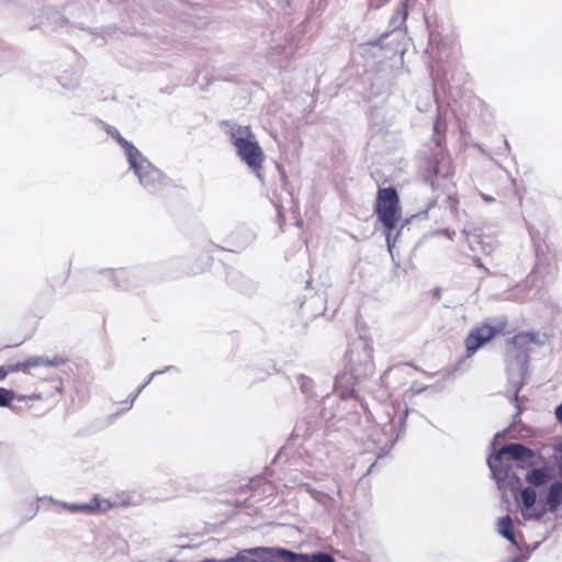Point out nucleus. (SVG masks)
I'll return each mask as SVG.
<instances>
[{
    "label": "nucleus",
    "instance_id": "f257e3e1",
    "mask_svg": "<svg viewBox=\"0 0 562 562\" xmlns=\"http://www.w3.org/2000/svg\"><path fill=\"white\" fill-rule=\"evenodd\" d=\"M222 126L229 127L226 133L236 148L237 155L258 177H260L266 156L259 143L256 140V136L250 126L231 125L227 121L222 122Z\"/></svg>",
    "mask_w": 562,
    "mask_h": 562
},
{
    "label": "nucleus",
    "instance_id": "f03ea898",
    "mask_svg": "<svg viewBox=\"0 0 562 562\" xmlns=\"http://www.w3.org/2000/svg\"><path fill=\"white\" fill-rule=\"evenodd\" d=\"M372 342L362 336L351 341L345 355L346 369L355 379L372 375L374 372V357Z\"/></svg>",
    "mask_w": 562,
    "mask_h": 562
},
{
    "label": "nucleus",
    "instance_id": "7ed1b4c3",
    "mask_svg": "<svg viewBox=\"0 0 562 562\" xmlns=\"http://www.w3.org/2000/svg\"><path fill=\"white\" fill-rule=\"evenodd\" d=\"M375 214L383 224L387 243L392 231L401 220L400 196L395 188H380L375 201Z\"/></svg>",
    "mask_w": 562,
    "mask_h": 562
},
{
    "label": "nucleus",
    "instance_id": "20e7f679",
    "mask_svg": "<svg viewBox=\"0 0 562 562\" xmlns=\"http://www.w3.org/2000/svg\"><path fill=\"white\" fill-rule=\"evenodd\" d=\"M263 551L269 559H280L288 562H336L330 554L324 552L304 554L284 548H265Z\"/></svg>",
    "mask_w": 562,
    "mask_h": 562
},
{
    "label": "nucleus",
    "instance_id": "39448f33",
    "mask_svg": "<svg viewBox=\"0 0 562 562\" xmlns=\"http://www.w3.org/2000/svg\"><path fill=\"white\" fill-rule=\"evenodd\" d=\"M134 171L140 183L151 193H160L169 184L166 177L150 164L142 165Z\"/></svg>",
    "mask_w": 562,
    "mask_h": 562
},
{
    "label": "nucleus",
    "instance_id": "423d86ee",
    "mask_svg": "<svg viewBox=\"0 0 562 562\" xmlns=\"http://www.w3.org/2000/svg\"><path fill=\"white\" fill-rule=\"evenodd\" d=\"M516 499L525 519H540L547 513V508L544 506H536L537 493L531 487L521 490L519 497Z\"/></svg>",
    "mask_w": 562,
    "mask_h": 562
},
{
    "label": "nucleus",
    "instance_id": "0eeeda50",
    "mask_svg": "<svg viewBox=\"0 0 562 562\" xmlns=\"http://www.w3.org/2000/svg\"><path fill=\"white\" fill-rule=\"evenodd\" d=\"M498 331V328L487 324L476 326L464 341L468 357H471L481 346L493 339Z\"/></svg>",
    "mask_w": 562,
    "mask_h": 562
},
{
    "label": "nucleus",
    "instance_id": "6e6552de",
    "mask_svg": "<svg viewBox=\"0 0 562 562\" xmlns=\"http://www.w3.org/2000/svg\"><path fill=\"white\" fill-rule=\"evenodd\" d=\"M66 362V359L59 356L54 357L53 359L46 358V357H30L23 361H19L14 364H11V372H23V373H31V370L38 367H57L60 364H64Z\"/></svg>",
    "mask_w": 562,
    "mask_h": 562
},
{
    "label": "nucleus",
    "instance_id": "1a4fd4ad",
    "mask_svg": "<svg viewBox=\"0 0 562 562\" xmlns=\"http://www.w3.org/2000/svg\"><path fill=\"white\" fill-rule=\"evenodd\" d=\"M503 456H508L513 460L529 461L533 458L535 453L531 449L521 443H509L504 446L497 454L488 461L490 467L493 469L494 463L502 460Z\"/></svg>",
    "mask_w": 562,
    "mask_h": 562
},
{
    "label": "nucleus",
    "instance_id": "9d476101",
    "mask_svg": "<svg viewBox=\"0 0 562 562\" xmlns=\"http://www.w3.org/2000/svg\"><path fill=\"white\" fill-rule=\"evenodd\" d=\"M463 233L469 248L484 254H490L494 248L492 236L485 235L481 228H474L471 232L464 229Z\"/></svg>",
    "mask_w": 562,
    "mask_h": 562
},
{
    "label": "nucleus",
    "instance_id": "9b49d317",
    "mask_svg": "<svg viewBox=\"0 0 562 562\" xmlns=\"http://www.w3.org/2000/svg\"><path fill=\"white\" fill-rule=\"evenodd\" d=\"M541 344L540 336L536 331H520L509 340V345L516 353H526L532 345Z\"/></svg>",
    "mask_w": 562,
    "mask_h": 562
},
{
    "label": "nucleus",
    "instance_id": "f8f14e48",
    "mask_svg": "<svg viewBox=\"0 0 562 562\" xmlns=\"http://www.w3.org/2000/svg\"><path fill=\"white\" fill-rule=\"evenodd\" d=\"M100 281L115 286H123L128 281V272L125 269H108L100 273Z\"/></svg>",
    "mask_w": 562,
    "mask_h": 562
},
{
    "label": "nucleus",
    "instance_id": "ddd939ff",
    "mask_svg": "<svg viewBox=\"0 0 562 562\" xmlns=\"http://www.w3.org/2000/svg\"><path fill=\"white\" fill-rule=\"evenodd\" d=\"M560 505H562V483L555 482L550 486L543 506L547 508V512L553 513L557 512Z\"/></svg>",
    "mask_w": 562,
    "mask_h": 562
},
{
    "label": "nucleus",
    "instance_id": "4468645a",
    "mask_svg": "<svg viewBox=\"0 0 562 562\" xmlns=\"http://www.w3.org/2000/svg\"><path fill=\"white\" fill-rule=\"evenodd\" d=\"M110 507L108 502H102L97 496H94L89 503L83 504H71L68 506L69 510L74 513L85 512V513H95L100 510H105Z\"/></svg>",
    "mask_w": 562,
    "mask_h": 562
},
{
    "label": "nucleus",
    "instance_id": "2eb2a0df",
    "mask_svg": "<svg viewBox=\"0 0 562 562\" xmlns=\"http://www.w3.org/2000/svg\"><path fill=\"white\" fill-rule=\"evenodd\" d=\"M47 382L49 384L48 389L38 391L37 394H34V395L30 396V398L42 400V398L52 397V396H54L56 394L61 393V391H63V381H61L60 378H58V376H50L47 380Z\"/></svg>",
    "mask_w": 562,
    "mask_h": 562
},
{
    "label": "nucleus",
    "instance_id": "dca6fc26",
    "mask_svg": "<svg viewBox=\"0 0 562 562\" xmlns=\"http://www.w3.org/2000/svg\"><path fill=\"white\" fill-rule=\"evenodd\" d=\"M497 531L510 541L512 544L518 546L515 533H514V525L512 518L507 515L505 517L499 518L497 522Z\"/></svg>",
    "mask_w": 562,
    "mask_h": 562
},
{
    "label": "nucleus",
    "instance_id": "f3484780",
    "mask_svg": "<svg viewBox=\"0 0 562 562\" xmlns=\"http://www.w3.org/2000/svg\"><path fill=\"white\" fill-rule=\"evenodd\" d=\"M549 479V471L544 468L532 469L526 474V481L535 486L543 485Z\"/></svg>",
    "mask_w": 562,
    "mask_h": 562
},
{
    "label": "nucleus",
    "instance_id": "a211bd4d",
    "mask_svg": "<svg viewBox=\"0 0 562 562\" xmlns=\"http://www.w3.org/2000/svg\"><path fill=\"white\" fill-rule=\"evenodd\" d=\"M22 401V396H16L13 390L0 386V407H8L14 401Z\"/></svg>",
    "mask_w": 562,
    "mask_h": 562
},
{
    "label": "nucleus",
    "instance_id": "6ab92c4d",
    "mask_svg": "<svg viewBox=\"0 0 562 562\" xmlns=\"http://www.w3.org/2000/svg\"><path fill=\"white\" fill-rule=\"evenodd\" d=\"M122 147L125 149L128 162L134 170L143 165L137 162L140 154L134 145L127 142V145H122Z\"/></svg>",
    "mask_w": 562,
    "mask_h": 562
},
{
    "label": "nucleus",
    "instance_id": "aec40b11",
    "mask_svg": "<svg viewBox=\"0 0 562 562\" xmlns=\"http://www.w3.org/2000/svg\"><path fill=\"white\" fill-rule=\"evenodd\" d=\"M104 131L106 132L108 135H110L113 139H115L121 146L127 145V140L124 137H122V135L115 127H113L111 125H105Z\"/></svg>",
    "mask_w": 562,
    "mask_h": 562
},
{
    "label": "nucleus",
    "instance_id": "412c9836",
    "mask_svg": "<svg viewBox=\"0 0 562 562\" xmlns=\"http://www.w3.org/2000/svg\"><path fill=\"white\" fill-rule=\"evenodd\" d=\"M552 458L554 459L559 473L562 476V443H557L553 446Z\"/></svg>",
    "mask_w": 562,
    "mask_h": 562
},
{
    "label": "nucleus",
    "instance_id": "4be33fe9",
    "mask_svg": "<svg viewBox=\"0 0 562 562\" xmlns=\"http://www.w3.org/2000/svg\"><path fill=\"white\" fill-rule=\"evenodd\" d=\"M9 373H12L11 364L10 366H0V381L4 380Z\"/></svg>",
    "mask_w": 562,
    "mask_h": 562
},
{
    "label": "nucleus",
    "instance_id": "5701e85b",
    "mask_svg": "<svg viewBox=\"0 0 562 562\" xmlns=\"http://www.w3.org/2000/svg\"><path fill=\"white\" fill-rule=\"evenodd\" d=\"M407 2H403V18L404 20L407 18Z\"/></svg>",
    "mask_w": 562,
    "mask_h": 562
},
{
    "label": "nucleus",
    "instance_id": "b1692460",
    "mask_svg": "<svg viewBox=\"0 0 562 562\" xmlns=\"http://www.w3.org/2000/svg\"><path fill=\"white\" fill-rule=\"evenodd\" d=\"M435 296L439 299V289L435 290Z\"/></svg>",
    "mask_w": 562,
    "mask_h": 562
},
{
    "label": "nucleus",
    "instance_id": "393cba45",
    "mask_svg": "<svg viewBox=\"0 0 562 562\" xmlns=\"http://www.w3.org/2000/svg\"><path fill=\"white\" fill-rule=\"evenodd\" d=\"M480 106H484V103L482 101H479Z\"/></svg>",
    "mask_w": 562,
    "mask_h": 562
}]
</instances>
